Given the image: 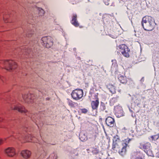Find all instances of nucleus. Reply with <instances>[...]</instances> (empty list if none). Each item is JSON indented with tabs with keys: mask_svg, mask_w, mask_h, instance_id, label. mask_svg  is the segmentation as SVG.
Listing matches in <instances>:
<instances>
[{
	"mask_svg": "<svg viewBox=\"0 0 159 159\" xmlns=\"http://www.w3.org/2000/svg\"><path fill=\"white\" fill-rule=\"evenodd\" d=\"M80 140H81V141H84L85 140V139H81V138H80Z\"/></svg>",
	"mask_w": 159,
	"mask_h": 159,
	"instance_id": "36",
	"label": "nucleus"
},
{
	"mask_svg": "<svg viewBox=\"0 0 159 159\" xmlns=\"http://www.w3.org/2000/svg\"><path fill=\"white\" fill-rule=\"evenodd\" d=\"M2 118H0V121H2Z\"/></svg>",
	"mask_w": 159,
	"mask_h": 159,
	"instance_id": "37",
	"label": "nucleus"
},
{
	"mask_svg": "<svg viewBox=\"0 0 159 159\" xmlns=\"http://www.w3.org/2000/svg\"><path fill=\"white\" fill-rule=\"evenodd\" d=\"M20 50V49L19 48L18 49V51H19V50Z\"/></svg>",
	"mask_w": 159,
	"mask_h": 159,
	"instance_id": "39",
	"label": "nucleus"
},
{
	"mask_svg": "<svg viewBox=\"0 0 159 159\" xmlns=\"http://www.w3.org/2000/svg\"><path fill=\"white\" fill-rule=\"evenodd\" d=\"M67 100H68V104L71 107H75V105H78L77 103L73 102L69 99H67Z\"/></svg>",
	"mask_w": 159,
	"mask_h": 159,
	"instance_id": "18",
	"label": "nucleus"
},
{
	"mask_svg": "<svg viewBox=\"0 0 159 159\" xmlns=\"http://www.w3.org/2000/svg\"><path fill=\"white\" fill-rule=\"evenodd\" d=\"M87 150L88 151L90 150L93 154H97L99 152V150L97 148H91L87 149Z\"/></svg>",
	"mask_w": 159,
	"mask_h": 159,
	"instance_id": "19",
	"label": "nucleus"
},
{
	"mask_svg": "<svg viewBox=\"0 0 159 159\" xmlns=\"http://www.w3.org/2000/svg\"><path fill=\"white\" fill-rule=\"evenodd\" d=\"M106 109V106L105 103L103 102H101L99 109L101 111H103Z\"/></svg>",
	"mask_w": 159,
	"mask_h": 159,
	"instance_id": "21",
	"label": "nucleus"
},
{
	"mask_svg": "<svg viewBox=\"0 0 159 159\" xmlns=\"http://www.w3.org/2000/svg\"><path fill=\"white\" fill-rule=\"evenodd\" d=\"M91 104L93 110H97L99 104L98 98H97L95 101H92Z\"/></svg>",
	"mask_w": 159,
	"mask_h": 159,
	"instance_id": "15",
	"label": "nucleus"
},
{
	"mask_svg": "<svg viewBox=\"0 0 159 159\" xmlns=\"http://www.w3.org/2000/svg\"><path fill=\"white\" fill-rule=\"evenodd\" d=\"M106 125L109 127H113L115 124L114 118L111 116H108L105 120Z\"/></svg>",
	"mask_w": 159,
	"mask_h": 159,
	"instance_id": "11",
	"label": "nucleus"
},
{
	"mask_svg": "<svg viewBox=\"0 0 159 159\" xmlns=\"http://www.w3.org/2000/svg\"><path fill=\"white\" fill-rule=\"evenodd\" d=\"M5 152L7 156L12 157L16 154L15 149L12 148H9L5 150Z\"/></svg>",
	"mask_w": 159,
	"mask_h": 159,
	"instance_id": "13",
	"label": "nucleus"
},
{
	"mask_svg": "<svg viewBox=\"0 0 159 159\" xmlns=\"http://www.w3.org/2000/svg\"><path fill=\"white\" fill-rule=\"evenodd\" d=\"M24 101L26 103H30L34 102V95L30 93L25 94L22 96Z\"/></svg>",
	"mask_w": 159,
	"mask_h": 159,
	"instance_id": "9",
	"label": "nucleus"
},
{
	"mask_svg": "<svg viewBox=\"0 0 159 159\" xmlns=\"http://www.w3.org/2000/svg\"><path fill=\"white\" fill-rule=\"evenodd\" d=\"M105 5H108L110 3V0H103Z\"/></svg>",
	"mask_w": 159,
	"mask_h": 159,
	"instance_id": "30",
	"label": "nucleus"
},
{
	"mask_svg": "<svg viewBox=\"0 0 159 159\" xmlns=\"http://www.w3.org/2000/svg\"><path fill=\"white\" fill-rule=\"evenodd\" d=\"M82 27H82V26H80V28H82Z\"/></svg>",
	"mask_w": 159,
	"mask_h": 159,
	"instance_id": "38",
	"label": "nucleus"
},
{
	"mask_svg": "<svg viewBox=\"0 0 159 159\" xmlns=\"http://www.w3.org/2000/svg\"><path fill=\"white\" fill-rule=\"evenodd\" d=\"M131 140V139L127 138L126 139L122 141L121 144L123 147L121 150L119 151V153L121 156H123L126 154V148L128 146V144Z\"/></svg>",
	"mask_w": 159,
	"mask_h": 159,
	"instance_id": "6",
	"label": "nucleus"
},
{
	"mask_svg": "<svg viewBox=\"0 0 159 159\" xmlns=\"http://www.w3.org/2000/svg\"><path fill=\"white\" fill-rule=\"evenodd\" d=\"M139 148L143 150L148 155L151 156L152 155V147L149 142H144L140 143Z\"/></svg>",
	"mask_w": 159,
	"mask_h": 159,
	"instance_id": "2",
	"label": "nucleus"
},
{
	"mask_svg": "<svg viewBox=\"0 0 159 159\" xmlns=\"http://www.w3.org/2000/svg\"><path fill=\"white\" fill-rule=\"evenodd\" d=\"M37 9L38 11V14L39 16H42L43 15L44 13V11L42 8L38 7Z\"/></svg>",
	"mask_w": 159,
	"mask_h": 159,
	"instance_id": "22",
	"label": "nucleus"
},
{
	"mask_svg": "<svg viewBox=\"0 0 159 159\" xmlns=\"http://www.w3.org/2000/svg\"><path fill=\"white\" fill-rule=\"evenodd\" d=\"M117 102V98L116 97L112 98L110 100V103L113 105L114 103Z\"/></svg>",
	"mask_w": 159,
	"mask_h": 159,
	"instance_id": "25",
	"label": "nucleus"
},
{
	"mask_svg": "<svg viewBox=\"0 0 159 159\" xmlns=\"http://www.w3.org/2000/svg\"><path fill=\"white\" fill-rule=\"evenodd\" d=\"M111 61L112 62V66H117V63L116 60H112Z\"/></svg>",
	"mask_w": 159,
	"mask_h": 159,
	"instance_id": "27",
	"label": "nucleus"
},
{
	"mask_svg": "<svg viewBox=\"0 0 159 159\" xmlns=\"http://www.w3.org/2000/svg\"><path fill=\"white\" fill-rule=\"evenodd\" d=\"M30 51V49H25V51H22L23 52H25V53H23L24 55H25V54H26L27 53H28L29 54V53Z\"/></svg>",
	"mask_w": 159,
	"mask_h": 159,
	"instance_id": "31",
	"label": "nucleus"
},
{
	"mask_svg": "<svg viewBox=\"0 0 159 159\" xmlns=\"http://www.w3.org/2000/svg\"><path fill=\"white\" fill-rule=\"evenodd\" d=\"M117 140H116L115 141L114 140L113 141V142L112 144V149L114 151H117V150L116 149V148H118V145L117 143Z\"/></svg>",
	"mask_w": 159,
	"mask_h": 159,
	"instance_id": "20",
	"label": "nucleus"
},
{
	"mask_svg": "<svg viewBox=\"0 0 159 159\" xmlns=\"http://www.w3.org/2000/svg\"><path fill=\"white\" fill-rule=\"evenodd\" d=\"M119 47L120 49V51L124 56L127 57H129V52L130 51L126 45L125 44H122L120 45Z\"/></svg>",
	"mask_w": 159,
	"mask_h": 159,
	"instance_id": "8",
	"label": "nucleus"
},
{
	"mask_svg": "<svg viewBox=\"0 0 159 159\" xmlns=\"http://www.w3.org/2000/svg\"><path fill=\"white\" fill-rule=\"evenodd\" d=\"M77 16L76 14H73L72 20L70 21L71 24L75 27H78L79 26V23L77 20Z\"/></svg>",
	"mask_w": 159,
	"mask_h": 159,
	"instance_id": "12",
	"label": "nucleus"
},
{
	"mask_svg": "<svg viewBox=\"0 0 159 159\" xmlns=\"http://www.w3.org/2000/svg\"><path fill=\"white\" fill-rule=\"evenodd\" d=\"M115 114L117 117H120L124 116V113L122 107L116 106L114 107Z\"/></svg>",
	"mask_w": 159,
	"mask_h": 159,
	"instance_id": "10",
	"label": "nucleus"
},
{
	"mask_svg": "<svg viewBox=\"0 0 159 159\" xmlns=\"http://www.w3.org/2000/svg\"><path fill=\"white\" fill-rule=\"evenodd\" d=\"M73 153L74 154V156H78V151L76 150H74L73 151Z\"/></svg>",
	"mask_w": 159,
	"mask_h": 159,
	"instance_id": "29",
	"label": "nucleus"
},
{
	"mask_svg": "<svg viewBox=\"0 0 159 159\" xmlns=\"http://www.w3.org/2000/svg\"><path fill=\"white\" fill-rule=\"evenodd\" d=\"M20 154L23 158L27 159L30 156L31 152L28 150H24L21 152Z\"/></svg>",
	"mask_w": 159,
	"mask_h": 159,
	"instance_id": "14",
	"label": "nucleus"
},
{
	"mask_svg": "<svg viewBox=\"0 0 159 159\" xmlns=\"http://www.w3.org/2000/svg\"><path fill=\"white\" fill-rule=\"evenodd\" d=\"M0 64L3 66L7 70L11 71L17 67L16 63L12 60L0 61Z\"/></svg>",
	"mask_w": 159,
	"mask_h": 159,
	"instance_id": "3",
	"label": "nucleus"
},
{
	"mask_svg": "<svg viewBox=\"0 0 159 159\" xmlns=\"http://www.w3.org/2000/svg\"><path fill=\"white\" fill-rule=\"evenodd\" d=\"M39 143L43 145V146L44 145H45L46 144V142L43 141L42 142H40Z\"/></svg>",
	"mask_w": 159,
	"mask_h": 159,
	"instance_id": "32",
	"label": "nucleus"
},
{
	"mask_svg": "<svg viewBox=\"0 0 159 159\" xmlns=\"http://www.w3.org/2000/svg\"><path fill=\"white\" fill-rule=\"evenodd\" d=\"M11 110H17L18 111L22 113H25L26 115H28L34 121V116H32L31 114L29 115L28 111L24 107L21 106L20 104L15 105L14 108L12 106L11 107Z\"/></svg>",
	"mask_w": 159,
	"mask_h": 159,
	"instance_id": "5",
	"label": "nucleus"
},
{
	"mask_svg": "<svg viewBox=\"0 0 159 159\" xmlns=\"http://www.w3.org/2000/svg\"><path fill=\"white\" fill-rule=\"evenodd\" d=\"M3 142V140L2 139H0V144H2Z\"/></svg>",
	"mask_w": 159,
	"mask_h": 159,
	"instance_id": "35",
	"label": "nucleus"
},
{
	"mask_svg": "<svg viewBox=\"0 0 159 159\" xmlns=\"http://www.w3.org/2000/svg\"><path fill=\"white\" fill-rule=\"evenodd\" d=\"M36 122H37V120H36Z\"/></svg>",
	"mask_w": 159,
	"mask_h": 159,
	"instance_id": "41",
	"label": "nucleus"
},
{
	"mask_svg": "<svg viewBox=\"0 0 159 159\" xmlns=\"http://www.w3.org/2000/svg\"><path fill=\"white\" fill-rule=\"evenodd\" d=\"M118 78L119 81L121 83L123 84H126L127 83V80L126 77L125 75H122L121 74H119L118 75Z\"/></svg>",
	"mask_w": 159,
	"mask_h": 159,
	"instance_id": "16",
	"label": "nucleus"
},
{
	"mask_svg": "<svg viewBox=\"0 0 159 159\" xmlns=\"http://www.w3.org/2000/svg\"><path fill=\"white\" fill-rule=\"evenodd\" d=\"M109 16L107 15H105L103 16V19L104 20H105V18H109Z\"/></svg>",
	"mask_w": 159,
	"mask_h": 159,
	"instance_id": "33",
	"label": "nucleus"
},
{
	"mask_svg": "<svg viewBox=\"0 0 159 159\" xmlns=\"http://www.w3.org/2000/svg\"><path fill=\"white\" fill-rule=\"evenodd\" d=\"M71 95L74 99L76 100H79L83 97V91L82 89H77L72 91Z\"/></svg>",
	"mask_w": 159,
	"mask_h": 159,
	"instance_id": "4",
	"label": "nucleus"
},
{
	"mask_svg": "<svg viewBox=\"0 0 159 159\" xmlns=\"http://www.w3.org/2000/svg\"><path fill=\"white\" fill-rule=\"evenodd\" d=\"M107 87L109 89L110 92L112 94H114L116 92L115 87L111 84H109L107 86Z\"/></svg>",
	"mask_w": 159,
	"mask_h": 159,
	"instance_id": "17",
	"label": "nucleus"
},
{
	"mask_svg": "<svg viewBox=\"0 0 159 159\" xmlns=\"http://www.w3.org/2000/svg\"><path fill=\"white\" fill-rule=\"evenodd\" d=\"M41 40L43 43V46L47 48H49L53 45L52 39L51 37H43L41 39Z\"/></svg>",
	"mask_w": 159,
	"mask_h": 159,
	"instance_id": "7",
	"label": "nucleus"
},
{
	"mask_svg": "<svg viewBox=\"0 0 159 159\" xmlns=\"http://www.w3.org/2000/svg\"><path fill=\"white\" fill-rule=\"evenodd\" d=\"M35 33V31L34 30H31L28 32V34L26 35L28 37H30L32 36Z\"/></svg>",
	"mask_w": 159,
	"mask_h": 159,
	"instance_id": "24",
	"label": "nucleus"
},
{
	"mask_svg": "<svg viewBox=\"0 0 159 159\" xmlns=\"http://www.w3.org/2000/svg\"><path fill=\"white\" fill-rule=\"evenodd\" d=\"M33 137L30 135L26 137V139H28L27 141L28 142H34L33 141Z\"/></svg>",
	"mask_w": 159,
	"mask_h": 159,
	"instance_id": "23",
	"label": "nucleus"
},
{
	"mask_svg": "<svg viewBox=\"0 0 159 159\" xmlns=\"http://www.w3.org/2000/svg\"><path fill=\"white\" fill-rule=\"evenodd\" d=\"M98 93L95 94L94 97H95V99H96V100L97 99V98H98Z\"/></svg>",
	"mask_w": 159,
	"mask_h": 159,
	"instance_id": "34",
	"label": "nucleus"
},
{
	"mask_svg": "<svg viewBox=\"0 0 159 159\" xmlns=\"http://www.w3.org/2000/svg\"><path fill=\"white\" fill-rule=\"evenodd\" d=\"M82 113L86 114L87 113L88 111V108H82L80 109Z\"/></svg>",
	"mask_w": 159,
	"mask_h": 159,
	"instance_id": "26",
	"label": "nucleus"
},
{
	"mask_svg": "<svg viewBox=\"0 0 159 159\" xmlns=\"http://www.w3.org/2000/svg\"><path fill=\"white\" fill-rule=\"evenodd\" d=\"M143 79V77L142 79H142Z\"/></svg>",
	"mask_w": 159,
	"mask_h": 159,
	"instance_id": "40",
	"label": "nucleus"
},
{
	"mask_svg": "<svg viewBox=\"0 0 159 159\" xmlns=\"http://www.w3.org/2000/svg\"><path fill=\"white\" fill-rule=\"evenodd\" d=\"M155 23L152 17L145 16L143 17L141 21V25L144 30L152 31L154 28Z\"/></svg>",
	"mask_w": 159,
	"mask_h": 159,
	"instance_id": "1",
	"label": "nucleus"
},
{
	"mask_svg": "<svg viewBox=\"0 0 159 159\" xmlns=\"http://www.w3.org/2000/svg\"><path fill=\"white\" fill-rule=\"evenodd\" d=\"M50 157H53V159H57V154L54 153L51 155Z\"/></svg>",
	"mask_w": 159,
	"mask_h": 159,
	"instance_id": "28",
	"label": "nucleus"
}]
</instances>
